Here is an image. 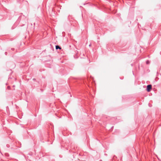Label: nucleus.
<instances>
[{
  "label": "nucleus",
  "instance_id": "1",
  "mask_svg": "<svg viewBox=\"0 0 161 161\" xmlns=\"http://www.w3.org/2000/svg\"><path fill=\"white\" fill-rule=\"evenodd\" d=\"M152 89V85H148L147 86V90L148 92L150 91Z\"/></svg>",
  "mask_w": 161,
  "mask_h": 161
},
{
  "label": "nucleus",
  "instance_id": "2",
  "mask_svg": "<svg viewBox=\"0 0 161 161\" xmlns=\"http://www.w3.org/2000/svg\"><path fill=\"white\" fill-rule=\"evenodd\" d=\"M55 48L56 50H57L58 49H61V47L58 45L56 46Z\"/></svg>",
  "mask_w": 161,
  "mask_h": 161
},
{
  "label": "nucleus",
  "instance_id": "3",
  "mask_svg": "<svg viewBox=\"0 0 161 161\" xmlns=\"http://www.w3.org/2000/svg\"><path fill=\"white\" fill-rule=\"evenodd\" d=\"M149 63H150V62L148 60H147L146 61V64H149Z\"/></svg>",
  "mask_w": 161,
  "mask_h": 161
},
{
  "label": "nucleus",
  "instance_id": "4",
  "mask_svg": "<svg viewBox=\"0 0 161 161\" xmlns=\"http://www.w3.org/2000/svg\"><path fill=\"white\" fill-rule=\"evenodd\" d=\"M5 55H6L7 54V52H5Z\"/></svg>",
  "mask_w": 161,
  "mask_h": 161
},
{
  "label": "nucleus",
  "instance_id": "5",
  "mask_svg": "<svg viewBox=\"0 0 161 161\" xmlns=\"http://www.w3.org/2000/svg\"><path fill=\"white\" fill-rule=\"evenodd\" d=\"M11 49L12 50H14V48H12Z\"/></svg>",
  "mask_w": 161,
  "mask_h": 161
},
{
  "label": "nucleus",
  "instance_id": "6",
  "mask_svg": "<svg viewBox=\"0 0 161 161\" xmlns=\"http://www.w3.org/2000/svg\"><path fill=\"white\" fill-rule=\"evenodd\" d=\"M33 80H35V78H33Z\"/></svg>",
  "mask_w": 161,
  "mask_h": 161
}]
</instances>
